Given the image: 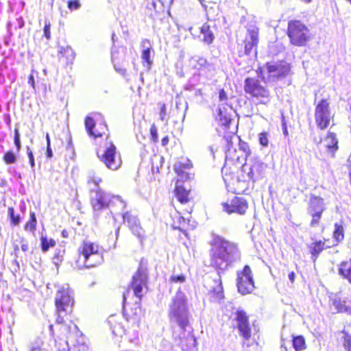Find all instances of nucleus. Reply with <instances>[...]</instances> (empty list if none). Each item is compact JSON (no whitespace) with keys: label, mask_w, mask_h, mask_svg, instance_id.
Listing matches in <instances>:
<instances>
[{"label":"nucleus","mask_w":351,"mask_h":351,"mask_svg":"<svg viewBox=\"0 0 351 351\" xmlns=\"http://www.w3.org/2000/svg\"><path fill=\"white\" fill-rule=\"evenodd\" d=\"M167 107L165 104H162L160 107V112H159V119L160 120L164 121H167Z\"/></svg>","instance_id":"nucleus-46"},{"label":"nucleus","mask_w":351,"mask_h":351,"mask_svg":"<svg viewBox=\"0 0 351 351\" xmlns=\"http://www.w3.org/2000/svg\"><path fill=\"white\" fill-rule=\"evenodd\" d=\"M27 156L29 158L31 167H34L35 166L34 155L29 148H27Z\"/></svg>","instance_id":"nucleus-51"},{"label":"nucleus","mask_w":351,"mask_h":351,"mask_svg":"<svg viewBox=\"0 0 351 351\" xmlns=\"http://www.w3.org/2000/svg\"><path fill=\"white\" fill-rule=\"evenodd\" d=\"M225 92L223 89H221V101L223 100V97H225Z\"/></svg>","instance_id":"nucleus-59"},{"label":"nucleus","mask_w":351,"mask_h":351,"mask_svg":"<svg viewBox=\"0 0 351 351\" xmlns=\"http://www.w3.org/2000/svg\"><path fill=\"white\" fill-rule=\"evenodd\" d=\"M150 140L153 143L158 142V128L154 123H152L149 128Z\"/></svg>","instance_id":"nucleus-40"},{"label":"nucleus","mask_w":351,"mask_h":351,"mask_svg":"<svg viewBox=\"0 0 351 351\" xmlns=\"http://www.w3.org/2000/svg\"><path fill=\"white\" fill-rule=\"evenodd\" d=\"M237 287L239 293L241 295L251 293L255 286L250 266L245 265L242 270L237 271Z\"/></svg>","instance_id":"nucleus-10"},{"label":"nucleus","mask_w":351,"mask_h":351,"mask_svg":"<svg viewBox=\"0 0 351 351\" xmlns=\"http://www.w3.org/2000/svg\"><path fill=\"white\" fill-rule=\"evenodd\" d=\"M343 333V347L347 351H351V336L346 332Z\"/></svg>","instance_id":"nucleus-45"},{"label":"nucleus","mask_w":351,"mask_h":351,"mask_svg":"<svg viewBox=\"0 0 351 351\" xmlns=\"http://www.w3.org/2000/svg\"><path fill=\"white\" fill-rule=\"evenodd\" d=\"M50 29H51L50 22L49 21H45L43 32H44V36L48 40L50 39V38H51Z\"/></svg>","instance_id":"nucleus-48"},{"label":"nucleus","mask_w":351,"mask_h":351,"mask_svg":"<svg viewBox=\"0 0 351 351\" xmlns=\"http://www.w3.org/2000/svg\"><path fill=\"white\" fill-rule=\"evenodd\" d=\"M288 36L291 43L295 46H304L309 40V30L299 21L289 23Z\"/></svg>","instance_id":"nucleus-8"},{"label":"nucleus","mask_w":351,"mask_h":351,"mask_svg":"<svg viewBox=\"0 0 351 351\" xmlns=\"http://www.w3.org/2000/svg\"><path fill=\"white\" fill-rule=\"evenodd\" d=\"M291 346V342L290 339H285L282 337L281 339V345H280V350L281 351H287L288 346Z\"/></svg>","instance_id":"nucleus-49"},{"label":"nucleus","mask_w":351,"mask_h":351,"mask_svg":"<svg viewBox=\"0 0 351 351\" xmlns=\"http://www.w3.org/2000/svg\"><path fill=\"white\" fill-rule=\"evenodd\" d=\"M46 155L49 158L53 156V152L51 146H47Z\"/></svg>","instance_id":"nucleus-55"},{"label":"nucleus","mask_w":351,"mask_h":351,"mask_svg":"<svg viewBox=\"0 0 351 351\" xmlns=\"http://www.w3.org/2000/svg\"><path fill=\"white\" fill-rule=\"evenodd\" d=\"M21 242H23L21 245V250L23 252H27L29 249L28 244L25 241L24 239L21 240Z\"/></svg>","instance_id":"nucleus-56"},{"label":"nucleus","mask_w":351,"mask_h":351,"mask_svg":"<svg viewBox=\"0 0 351 351\" xmlns=\"http://www.w3.org/2000/svg\"><path fill=\"white\" fill-rule=\"evenodd\" d=\"M223 207L224 211L228 214L237 213L243 215L247 208V204L243 198L234 196L230 203H224Z\"/></svg>","instance_id":"nucleus-22"},{"label":"nucleus","mask_w":351,"mask_h":351,"mask_svg":"<svg viewBox=\"0 0 351 351\" xmlns=\"http://www.w3.org/2000/svg\"><path fill=\"white\" fill-rule=\"evenodd\" d=\"M8 215L12 226H18L21 221V217L19 214L15 213L14 208L12 206L8 207Z\"/></svg>","instance_id":"nucleus-34"},{"label":"nucleus","mask_w":351,"mask_h":351,"mask_svg":"<svg viewBox=\"0 0 351 351\" xmlns=\"http://www.w3.org/2000/svg\"><path fill=\"white\" fill-rule=\"evenodd\" d=\"M37 228V219L36 213L34 212H30L29 218L28 221L23 226L25 231L29 232L32 234H35Z\"/></svg>","instance_id":"nucleus-29"},{"label":"nucleus","mask_w":351,"mask_h":351,"mask_svg":"<svg viewBox=\"0 0 351 351\" xmlns=\"http://www.w3.org/2000/svg\"><path fill=\"white\" fill-rule=\"evenodd\" d=\"M123 219L125 222L128 223V227L132 234L136 236L141 241H143L145 237V230L140 226L138 220L132 217L128 212L123 215Z\"/></svg>","instance_id":"nucleus-24"},{"label":"nucleus","mask_w":351,"mask_h":351,"mask_svg":"<svg viewBox=\"0 0 351 351\" xmlns=\"http://www.w3.org/2000/svg\"><path fill=\"white\" fill-rule=\"evenodd\" d=\"M339 274L351 284V258L350 261L342 262L339 265Z\"/></svg>","instance_id":"nucleus-32"},{"label":"nucleus","mask_w":351,"mask_h":351,"mask_svg":"<svg viewBox=\"0 0 351 351\" xmlns=\"http://www.w3.org/2000/svg\"><path fill=\"white\" fill-rule=\"evenodd\" d=\"M259 143L261 145L267 147L268 145V134L267 132H262L259 134Z\"/></svg>","instance_id":"nucleus-47"},{"label":"nucleus","mask_w":351,"mask_h":351,"mask_svg":"<svg viewBox=\"0 0 351 351\" xmlns=\"http://www.w3.org/2000/svg\"><path fill=\"white\" fill-rule=\"evenodd\" d=\"M49 329L50 335L54 340L56 339H69L82 335L73 319H63L61 323L55 319V324L49 325Z\"/></svg>","instance_id":"nucleus-5"},{"label":"nucleus","mask_w":351,"mask_h":351,"mask_svg":"<svg viewBox=\"0 0 351 351\" xmlns=\"http://www.w3.org/2000/svg\"><path fill=\"white\" fill-rule=\"evenodd\" d=\"M188 167H189L187 165L179 162L174 165L173 170L178 175H182L184 172V170Z\"/></svg>","instance_id":"nucleus-41"},{"label":"nucleus","mask_w":351,"mask_h":351,"mask_svg":"<svg viewBox=\"0 0 351 351\" xmlns=\"http://www.w3.org/2000/svg\"><path fill=\"white\" fill-rule=\"evenodd\" d=\"M61 235L63 238L68 239L69 237L70 232L68 230L64 229L61 232Z\"/></svg>","instance_id":"nucleus-54"},{"label":"nucleus","mask_w":351,"mask_h":351,"mask_svg":"<svg viewBox=\"0 0 351 351\" xmlns=\"http://www.w3.org/2000/svg\"><path fill=\"white\" fill-rule=\"evenodd\" d=\"M95 196L90 199V204L95 211H100L109 206L110 197L108 194L97 188L94 191Z\"/></svg>","instance_id":"nucleus-18"},{"label":"nucleus","mask_w":351,"mask_h":351,"mask_svg":"<svg viewBox=\"0 0 351 351\" xmlns=\"http://www.w3.org/2000/svg\"><path fill=\"white\" fill-rule=\"evenodd\" d=\"M324 243L319 241L314 242L309 245L313 261H315L319 253L324 249Z\"/></svg>","instance_id":"nucleus-33"},{"label":"nucleus","mask_w":351,"mask_h":351,"mask_svg":"<svg viewBox=\"0 0 351 351\" xmlns=\"http://www.w3.org/2000/svg\"><path fill=\"white\" fill-rule=\"evenodd\" d=\"M333 238L337 242H340L344 239V229L342 223H336L335 224Z\"/></svg>","instance_id":"nucleus-37"},{"label":"nucleus","mask_w":351,"mask_h":351,"mask_svg":"<svg viewBox=\"0 0 351 351\" xmlns=\"http://www.w3.org/2000/svg\"><path fill=\"white\" fill-rule=\"evenodd\" d=\"M176 212L171 215V227L175 230H178L182 233L187 239H189V232L193 230L195 226L191 224L190 219L184 217L182 215L184 213Z\"/></svg>","instance_id":"nucleus-15"},{"label":"nucleus","mask_w":351,"mask_h":351,"mask_svg":"<svg viewBox=\"0 0 351 351\" xmlns=\"http://www.w3.org/2000/svg\"><path fill=\"white\" fill-rule=\"evenodd\" d=\"M56 241L53 239H47L46 237L41 238V249L42 251L45 252L48 251L49 247L56 245Z\"/></svg>","instance_id":"nucleus-38"},{"label":"nucleus","mask_w":351,"mask_h":351,"mask_svg":"<svg viewBox=\"0 0 351 351\" xmlns=\"http://www.w3.org/2000/svg\"><path fill=\"white\" fill-rule=\"evenodd\" d=\"M141 46L145 47L141 52L142 63L144 66L149 68L152 64L151 60V42L149 39L145 38L141 41Z\"/></svg>","instance_id":"nucleus-28"},{"label":"nucleus","mask_w":351,"mask_h":351,"mask_svg":"<svg viewBox=\"0 0 351 351\" xmlns=\"http://www.w3.org/2000/svg\"><path fill=\"white\" fill-rule=\"evenodd\" d=\"M59 61L64 64L69 65L73 63L75 58L74 50L69 46L62 47L58 52Z\"/></svg>","instance_id":"nucleus-25"},{"label":"nucleus","mask_w":351,"mask_h":351,"mask_svg":"<svg viewBox=\"0 0 351 351\" xmlns=\"http://www.w3.org/2000/svg\"><path fill=\"white\" fill-rule=\"evenodd\" d=\"M200 34L199 37L202 36L201 39L202 41L207 44L213 42L214 36L208 24L204 23L200 27Z\"/></svg>","instance_id":"nucleus-31"},{"label":"nucleus","mask_w":351,"mask_h":351,"mask_svg":"<svg viewBox=\"0 0 351 351\" xmlns=\"http://www.w3.org/2000/svg\"><path fill=\"white\" fill-rule=\"evenodd\" d=\"M168 315L171 320L177 323L182 330H186V328L189 325L188 311L169 313Z\"/></svg>","instance_id":"nucleus-26"},{"label":"nucleus","mask_w":351,"mask_h":351,"mask_svg":"<svg viewBox=\"0 0 351 351\" xmlns=\"http://www.w3.org/2000/svg\"><path fill=\"white\" fill-rule=\"evenodd\" d=\"M28 84L32 86L33 89H35L36 84L34 80V76L32 73H31L28 77Z\"/></svg>","instance_id":"nucleus-52"},{"label":"nucleus","mask_w":351,"mask_h":351,"mask_svg":"<svg viewBox=\"0 0 351 351\" xmlns=\"http://www.w3.org/2000/svg\"><path fill=\"white\" fill-rule=\"evenodd\" d=\"M18 250V247L16 246L14 247V250Z\"/></svg>","instance_id":"nucleus-62"},{"label":"nucleus","mask_w":351,"mask_h":351,"mask_svg":"<svg viewBox=\"0 0 351 351\" xmlns=\"http://www.w3.org/2000/svg\"><path fill=\"white\" fill-rule=\"evenodd\" d=\"M169 142V136H165L162 137V138L161 145H162V146L165 147L167 145H168Z\"/></svg>","instance_id":"nucleus-53"},{"label":"nucleus","mask_w":351,"mask_h":351,"mask_svg":"<svg viewBox=\"0 0 351 351\" xmlns=\"http://www.w3.org/2000/svg\"><path fill=\"white\" fill-rule=\"evenodd\" d=\"M84 125L88 134L94 138L106 137V141H111L109 138V130L104 121L96 122L93 117L87 116L84 119Z\"/></svg>","instance_id":"nucleus-12"},{"label":"nucleus","mask_w":351,"mask_h":351,"mask_svg":"<svg viewBox=\"0 0 351 351\" xmlns=\"http://www.w3.org/2000/svg\"><path fill=\"white\" fill-rule=\"evenodd\" d=\"M283 133H284V134H285V135H287V134H288V132H287V128H286L284 129Z\"/></svg>","instance_id":"nucleus-60"},{"label":"nucleus","mask_w":351,"mask_h":351,"mask_svg":"<svg viewBox=\"0 0 351 351\" xmlns=\"http://www.w3.org/2000/svg\"><path fill=\"white\" fill-rule=\"evenodd\" d=\"M182 311H188V299L186 294L180 289H178L175 296L172 298L169 313Z\"/></svg>","instance_id":"nucleus-21"},{"label":"nucleus","mask_w":351,"mask_h":351,"mask_svg":"<svg viewBox=\"0 0 351 351\" xmlns=\"http://www.w3.org/2000/svg\"><path fill=\"white\" fill-rule=\"evenodd\" d=\"M186 281V276L184 274L177 276H171L169 278V282L171 283L180 282L182 283Z\"/></svg>","instance_id":"nucleus-44"},{"label":"nucleus","mask_w":351,"mask_h":351,"mask_svg":"<svg viewBox=\"0 0 351 351\" xmlns=\"http://www.w3.org/2000/svg\"><path fill=\"white\" fill-rule=\"evenodd\" d=\"M213 259H215V260L216 261V259H217V256H216L215 253H214V254H213Z\"/></svg>","instance_id":"nucleus-61"},{"label":"nucleus","mask_w":351,"mask_h":351,"mask_svg":"<svg viewBox=\"0 0 351 351\" xmlns=\"http://www.w3.org/2000/svg\"><path fill=\"white\" fill-rule=\"evenodd\" d=\"M14 143L16 152H19L21 149L22 144L21 142L20 132L18 128H14Z\"/></svg>","instance_id":"nucleus-39"},{"label":"nucleus","mask_w":351,"mask_h":351,"mask_svg":"<svg viewBox=\"0 0 351 351\" xmlns=\"http://www.w3.org/2000/svg\"><path fill=\"white\" fill-rule=\"evenodd\" d=\"M267 165L261 161H255L251 166L250 170L248 172V177L253 179L255 174L261 175L266 169Z\"/></svg>","instance_id":"nucleus-30"},{"label":"nucleus","mask_w":351,"mask_h":351,"mask_svg":"<svg viewBox=\"0 0 351 351\" xmlns=\"http://www.w3.org/2000/svg\"><path fill=\"white\" fill-rule=\"evenodd\" d=\"M244 90L247 94L259 99L261 104H266L269 101V91L257 79L246 78L244 82Z\"/></svg>","instance_id":"nucleus-9"},{"label":"nucleus","mask_w":351,"mask_h":351,"mask_svg":"<svg viewBox=\"0 0 351 351\" xmlns=\"http://www.w3.org/2000/svg\"><path fill=\"white\" fill-rule=\"evenodd\" d=\"M124 323L120 317L111 315L108 320L113 334L117 336H121L131 329H136L139 327L143 311L139 304L136 306L131 305L122 306Z\"/></svg>","instance_id":"nucleus-1"},{"label":"nucleus","mask_w":351,"mask_h":351,"mask_svg":"<svg viewBox=\"0 0 351 351\" xmlns=\"http://www.w3.org/2000/svg\"><path fill=\"white\" fill-rule=\"evenodd\" d=\"M147 275L142 269H138L132 276L128 287L123 292L122 306L131 305L136 306L143 298V289L147 287Z\"/></svg>","instance_id":"nucleus-2"},{"label":"nucleus","mask_w":351,"mask_h":351,"mask_svg":"<svg viewBox=\"0 0 351 351\" xmlns=\"http://www.w3.org/2000/svg\"><path fill=\"white\" fill-rule=\"evenodd\" d=\"M77 262L87 268L96 267L103 259L102 247L99 243L84 240L77 249Z\"/></svg>","instance_id":"nucleus-4"},{"label":"nucleus","mask_w":351,"mask_h":351,"mask_svg":"<svg viewBox=\"0 0 351 351\" xmlns=\"http://www.w3.org/2000/svg\"><path fill=\"white\" fill-rule=\"evenodd\" d=\"M314 142L321 156H328L332 158L339 148L337 135L330 131L323 139L321 138L319 141L315 139Z\"/></svg>","instance_id":"nucleus-11"},{"label":"nucleus","mask_w":351,"mask_h":351,"mask_svg":"<svg viewBox=\"0 0 351 351\" xmlns=\"http://www.w3.org/2000/svg\"><path fill=\"white\" fill-rule=\"evenodd\" d=\"M67 351H90L88 346L85 343H80L74 345L72 348H69Z\"/></svg>","instance_id":"nucleus-42"},{"label":"nucleus","mask_w":351,"mask_h":351,"mask_svg":"<svg viewBox=\"0 0 351 351\" xmlns=\"http://www.w3.org/2000/svg\"><path fill=\"white\" fill-rule=\"evenodd\" d=\"M19 152H16L15 150H8L5 152L3 156L2 160L5 165H12L16 162L17 161V154Z\"/></svg>","instance_id":"nucleus-35"},{"label":"nucleus","mask_w":351,"mask_h":351,"mask_svg":"<svg viewBox=\"0 0 351 351\" xmlns=\"http://www.w3.org/2000/svg\"><path fill=\"white\" fill-rule=\"evenodd\" d=\"M97 156L99 160L110 170L119 169L122 164V160L116 145L112 141L106 142V146L103 150L98 149Z\"/></svg>","instance_id":"nucleus-7"},{"label":"nucleus","mask_w":351,"mask_h":351,"mask_svg":"<svg viewBox=\"0 0 351 351\" xmlns=\"http://www.w3.org/2000/svg\"><path fill=\"white\" fill-rule=\"evenodd\" d=\"M74 304L75 300L69 289L59 288L54 298L56 322L61 323L63 319H73L74 317Z\"/></svg>","instance_id":"nucleus-3"},{"label":"nucleus","mask_w":351,"mask_h":351,"mask_svg":"<svg viewBox=\"0 0 351 351\" xmlns=\"http://www.w3.org/2000/svg\"><path fill=\"white\" fill-rule=\"evenodd\" d=\"M102 182V179L99 177L91 176L88 179L87 182L89 184H93L95 186H98Z\"/></svg>","instance_id":"nucleus-50"},{"label":"nucleus","mask_w":351,"mask_h":351,"mask_svg":"<svg viewBox=\"0 0 351 351\" xmlns=\"http://www.w3.org/2000/svg\"><path fill=\"white\" fill-rule=\"evenodd\" d=\"M234 319L237 321L240 335L245 340L249 339L251 337V329L246 313L243 309H237Z\"/></svg>","instance_id":"nucleus-19"},{"label":"nucleus","mask_w":351,"mask_h":351,"mask_svg":"<svg viewBox=\"0 0 351 351\" xmlns=\"http://www.w3.org/2000/svg\"><path fill=\"white\" fill-rule=\"evenodd\" d=\"M332 306L337 313H347L351 315V301L347 298L341 299L339 296H335L332 299Z\"/></svg>","instance_id":"nucleus-27"},{"label":"nucleus","mask_w":351,"mask_h":351,"mask_svg":"<svg viewBox=\"0 0 351 351\" xmlns=\"http://www.w3.org/2000/svg\"><path fill=\"white\" fill-rule=\"evenodd\" d=\"M191 192V189H187L179 180H177L173 194L180 204L176 207V210L188 215L193 213L195 203Z\"/></svg>","instance_id":"nucleus-6"},{"label":"nucleus","mask_w":351,"mask_h":351,"mask_svg":"<svg viewBox=\"0 0 351 351\" xmlns=\"http://www.w3.org/2000/svg\"><path fill=\"white\" fill-rule=\"evenodd\" d=\"M239 258V252L237 245L221 238V261L226 263V267L236 261Z\"/></svg>","instance_id":"nucleus-16"},{"label":"nucleus","mask_w":351,"mask_h":351,"mask_svg":"<svg viewBox=\"0 0 351 351\" xmlns=\"http://www.w3.org/2000/svg\"><path fill=\"white\" fill-rule=\"evenodd\" d=\"M268 81H275L287 76L290 72L289 64L285 62L267 64Z\"/></svg>","instance_id":"nucleus-17"},{"label":"nucleus","mask_w":351,"mask_h":351,"mask_svg":"<svg viewBox=\"0 0 351 351\" xmlns=\"http://www.w3.org/2000/svg\"><path fill=\"white\" fill-rule=\"evenodd\" d=\"M258 43V29L253 25H250L247 27V34L244 40L245 51L244 53L247 56L250 55L253 49H256L257 44ZM255 54L256 51L255 50Z\"/></svg>","instance_id":"nucleus-20"},{"label":"nucleus","mask_w":351,"mask_h":351,"mask_svg":"<svg viewBox=\"0 0 351 351\" xmlns=\"http://www.w3.org/2000/svg\"><path fill=\"white\" fill-rule=\"evenodd\" d=\"M47 146H51L50 138L48 133L46 134Z\"/></svg>","instance_id":"nucleus-58"},{"label":"nucleus","mask_w":351,"mask_h":351,"mask_svg":"<svg viewBox=\"0 0 351 351\" xmlns=\"http://www.w3.org/2000/svg\"><path fill=\"white\" fill-rule=\"evenodd\" d=\"M325 209L324 199L315 195H311L308 203L307 213L312 217L311 226H317L318 225Z\"/></svg>","instance_id":"nucleus-14"},{"label":"nucleus","mask_w":351,"mask_h":351,"mask_svg":"<svg viewBox=\"0 0 351 351\" xmlns=\"http://www.w3.org/2000/svg\"><path fill=\"white\" fill-rule=\"evenodd\" d=\"M292 339H290L291 342V346L295 349V351H300L305 349L306 344L304 338L302 336H297L295 337H291Z\"/></svg>","instance_id":"nucleus-36"},{"label":"nucleus","mask_w":351,"mask_h":351,"mask_svg":"<svg viewBox=\"0 0 351 351\" xmlns=\"http://www.w3.org/2000/svg\"><path fill=\"white\" fill-rule=\"evenodd\" d=\"M237 138L238 137L233 132L228 133L223 136V141L226 144V160H236L239 159V156L237 155V150L234 145V140L237 141Z\"/></svg>","instance_id":"nucleus-23"},{"label":"nucleus","mask_w":351,"mask_h":351,"mask_svg":"<svg viewBox=\"0 0 351 351\" xmlns=\"http://www.w3.org/2000/svg\"><path fill=\"white\" fill-rule=\"evenodd\" d=\"M331 112L329 102L322 99L316 104L315 110V120L317 127L321 130L326 129L330 123Z\"/></svg>","instance_id":"nucleus-13"},{"label":"nucleus","mask_w":351,"mask_h":351,"mask_svg":"<svg viewBox=\"0 0 351 351\" xmlns=\"http://www.w3.org/2000/svg\"><path fill=\"white\" fill-rule=\"evenodd\" d=\"M295 277V274L293 271H291L289 274L288 278H289V280L291 281V282L293 283L294 282Z\"/></svg>","instance_id":"nucleus-57"},{"label":"nucleus","mask_w":351,"mask_h":351,"mask_svg":"<svg viewBox=\"0 0 351 351\" xmlns=\"http://www.w3.org/2000/svg\"><path fill=\"white\" fill-rule=\"evenodd\" d=\"M81 6L79 0H69L67 2V7L70 10H78Z\"/></svg>","instance_id":"nucleus-43"}]
</instances>
